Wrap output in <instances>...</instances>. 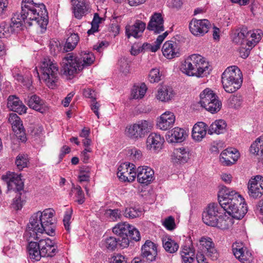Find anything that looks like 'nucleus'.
<instances>
[{"label": "nucleus", "mask_w": 263, "mask_h": 263, "mask_svg": "<svg viewBox=\"0 0 263 263\" xmlns=\"http://www.w3.org/2000/svg\"><path fill=\"white\" fill-rule=\"evenodd\" d=\"M219 204L212 203L202 213L203 222L214 227L221 214L225 211L238 219L242 218L248 211L245 199L238 193L226 187L221 189L218 194Z\"/></svg>", "instance_id": "1"}, {"label": "nucleus", "mask_w": 263, "mask_h": 263, "mask_svg": "<svg viewBox=\"0 0 263 263\" xmlns=\"http://www.w3.org/2000/svg\"><path fill=\"white\" fill-rule=\"evenodd\" d=\"M21 12L15 13L11 18L17 30H21L25 20L34 21L42 28H46L48 23V13L43 4H36L33 0H23Z\"/></svg>", "instance_id": "2"}, {"label": "nucleus", "mask_w": 263, "mask_h": 263, "mask_svg": "<svg viewBox=\"0 0 263 263\" xmlns=\"http://www.w3.org/2000/svg\"><path fill=\"white\" fill-rule=\"evenodd\" d=\"M54 211L47 209L43 212L38 211L30 218L27 224L26 235L29 238L37 240L41 234L45 233L48 235L55 234V224L53 216Z\"/></svg>", "instance_id": "3"}, {"label": "nucleus", "mask_w": 263, "mask_h": 263, "mask_svg": "<svg viewBox=\"0 0 263 263\" xmlns=\"http://www.w3.org/2000/svg\"><path fill=\"white\" fill-rule=\"evenodd\" d=\"M180 70L189 77L202 78L209 73V62L200 54H193L188 57L181 64Z\"/></svg>", "instance_id": "4"}, {"label": "nucleus", "mask_w": 263, "mask_h": 263, "mask_svg": "<svg viewBox=\"0 0 263 263\" xmlns=\"http://www.w3.org/2000/svg\"><path fill=\"white\" fill-rule=\"evenodd\" d=\"M223 88L228 93H233L240 88L242 76L240 70L236 66L228 67L221 76Z\"/></svg>", "instance_id": "5"}, {"label": "nucleus", "mask_w": 263, "mask_h": 263, "mask_svg": "<svg viewBox=\"0 0 263 263\" xmlns=\"http://www.w3.org/2000/svg\"><path fill=\"white\" fill-rule=\"evenodd\" d=\"M262 33L260 30H248L246 27L239 28L234 31L232 35L234 43L239 45H246L252 48L261 40Z\"/></svg>", "instance_id": "6"}, {"label": "nucleus", "mask_w": 263, "mask_h": 263, "mask_svg": "<svg viewBox=\"0 0 263 263\" xmlns=\"http://www.w3.org/2000/svg\"><path fill=\"white\" fill-rule=\"evenodd\" d=\"M42 79L47 85L53 88L58 80L59 68L56 63H54L48 58H44L40 66Z\"/></svg>", "instance_id": "7"}, {"label": "nucleus", "mask_w": 263, "mask_h": 263, "mask_svg": "<svg viewBox=\"0 0 263 263\" xmlns=\"http://www.w3.org/2000/svg\"><path fill=\"white\" fill-rule=\"evenodd\" d=\"M81 61L73 56L72 53L66 54L61 62V73L67 80L73 79L82 69Z\"/></svg>", "instance_id": "8"}, {"label": "nucleus", "mask_w": 263, "mask_h": 263, "mask_svg": "<svg viewBox=\"0 0 263 263\" xmlns=\"http://www.w3.org/2000/svg\"><path fill=\"white\" fill-rule=\"evenodd\" d=\"M153 128L152 122L148 120H142L127 126V136L134 141L143 139Z\"/></svg>", "instance_id": "9"}, {"label": "nucleus", "mask_w": 263, "mask_h": 263, "mask_svg": "<svg viewBox=\"0 0 263 263\" xmlns=\"http://www.w3.org/2000/svg\"><path fill=\"white\" fill-rule=\"evenodd\" d=\"M21 174L18 175L14 172H8L2 176L3 180L6 182L8 190H13L18 192L23 190L24 182L21 179Z\"/></svg>", "instance_id": "10"}, {"label": "nucleus", "mask_w": 263, "mask_h": 263, "mask_svg": "<svg viewBox=\"0 0 263 263\" xmlns=\"http://www.w3.org/2000/svg\"><path fill=\"white\" fill-rule=\"evenodd\" d=\"M211 24L206 19L197 20L193 18L189 23L190 32L195 36H201L207 33Z\"/></svg>", "instance_id": "11"}, {"label": "nucleus", "mask_w": 263, "mask_h": 263, "mask_svg": "<svg viewBox=\"0 0 263 263\" xmlns=\"http://www.w3.org/2000/svg\"><path fill=\"white\" fill-rule=\"evenodd\" d=\"M131 226L126 222L119 223L112 228V232L116 235L119 236V246L122 248H125L128 246L129 240L128 238Z\"/></svg>", "instance_id": "12"}, {"label": "nucleus", "mask_w": 263, "mask_h": 263, "mask_svg": "<svg viewBox=\"0 0 263 263\" xmlns=\"http://www.w3.org/2000/svg\"><path fill=\"white\" fill-rule=\"evenodd\" d=\"M135 165L129 162L121 164L118 168L117 175L123 181L132 182L136 177Z\"/></svg>", "instance_id": "13"}, {"label": "nucleus", "mask_w": 263, "mask_h": 263, "mask_svg": "<svg viewBox=\"0 0 263 263\" xmlns=\"http://www.w3.org/2000/svg\"><path fill=\"white\" fill-rule=\"evenodd\" d=\"M248 194L253 198L260 197L263 195V177L257 175L251 178L248 184Z\"/></svg>", "instance_id": "14"}, {"label": "nucleus", "mask_w": 263, "mask_h": 263, "mask_svg": "<svg viewBox=\"0 0 263 263\" xmlns=\"http://www.w3.org/2000/svg\"><path fill=\"white\" fill-rule=\"evenodd\" d=\"M8 122L11 124L16 138L22 142H25L27 140L26 135L20 117L15 113H11L9 115Z\"/></svg>", "instance_id": "15"}, {"label": "nucleus", "mask_w": 263, "mask_h": 263, "mask_svg": "<svg viewBox=\"0 0 263 263\" xmlns=\"http://www.w3.org/2000/svg\"><path fill=\"white\" fill-rule=\"evenodd\" d=\"M232 248L234 256L241 262L250 263L252 260V253L242 243L233 244Z\"/></svg>", "instance_id": "16"}, {"label": "nucleus", "mask_w": 263, "mask_h": 263, "mask_svg": "<svg viewBox=\"0 0 263 263\" xmlns=\"http://www.w3.org/2000/svg\"><path fill=\"white\" fill-rule=\"evenodd\" d=\"M147 29L158 34L164 31V20L160 13H155L151 17Z\"/></svg>", "instance_id": "17"}, {"label": "nucleus", "mask_w": 263, "mask_h": 263, "mask_svg": "<svg viewBox=\"0 0 263 263\" xmlns=\"http://www.w3.org/2000/svg\"><path fill=\"white\" fill-rule=\"evenodd\" d=\"M42 257H52L57 252V247L53 241L47 238L39 240Z\"/></svg>", "instance_id": "18"}, {"label": "nucleus", "mask_w": 263, "mask_h": 263, "mask_svg": "<svg viewBox=\"0 0 263 263\" xmlns=\"http://www.w3.org/2000/svg\"><path fill=\"white\" fill-rule=\"evenodd\" d=\"M175 119L173 112L165 111L158 119L157 126L162 130H167L173 126Z\"/></svg>", "instance_id": "19"}, {"label": "nucleus", "mask_w": 263, "mask_h": 263, "mask_svg": "<svg viewBox=\"0 0 263 263\" xmlns=\"http://www.w3.org/2000/svg\"><path fill=\"white\" fill-rule=\"evenodd\" d=\"M146 27V24L142 21L137 20L132 25L126 26L125 32L128 38L133 36L138 38L141 36Z\"/></svg>", "instance_id": "20"}, {"label": "nucleus", "mask_w": 263, "mask_h": 263, "mask_svg": "<svg viewBox=\"0 0 263 263\" xmlns=\"http://www.w3.org/2000/svg\"><path fill=\"white\" fill-rule=\"evenodd\" d=\"M141 254L148 261L155 260L157 255L156 245L150 240H146L141 248Z\"/></svg>", "instance_id": "21"}, {"label": "nucleus", "mask_w": 263, "mask_h": 263, "mask_svg": "<svg viewBox=\"0 0 263 263\" xmlns=\"http://www.w3.org/2000/svg\"><path fill=\"white\" fill-rule=\"evenodd\" d=\"M154 172L147 166L139 167L136 172L138 181L142 184H149L154 179Z\"/></svg>", "instance_id": "22"}, {"label": "nucleus", "mask_w": 263, "mask_h": 263, "mask_svg": "<svg viewBox=\"0 0 263 263\" xmlns=\"http://www.w3.org/2000/svg\"><path fill=\"white\" fill-rule=\"evenodd\" d=\"M7 101V106L10 110L16 112L20 115L26 112L27 107L16 96H10Z\"/></svg>", "instance_id": "23"}, {"label": "nucleus", "mask_w": 263, "mask_h": 263, "mask_svg": "<svg viewBox=\"0 0 263 263\" xmlns=\"http://www.w3.org/2000/svg\"><path fill=\"white\" fill-rule=\"evenodd\" d=\"M164 140L159 134L152 133L146 140V146L149 150L159 151L162 147Z\"/></svg>", "instance_id": "24"}, {"label": "nucleus", "mask_w": 263, "mask_h": 263, "mask_svg": "<svg viewBox=\"0 0 263 263\" xmlns=\"http://www.w3.org/2000/svg\"><path fill=\"white\" fill-rule=\"evenodd\" d=\"M162 51L164 57L168 59H172L179 57V52L176 42L168 41L163 44Z\"/></svg>", "instance_id": "25"}, {"label": "nucleus", "mask_w": 263, "mask_h": 263, "mask_svg": "<svg viewBox=\"0 0 263 263\" xmlns=\"http://www.w3.org/2000/svg\"><path fill=\"white\" fill-rule=\"evenodd\" d=\"M155 96L157 100L167 102L173 98L174 93L172 88L167 85H162L158 88Z\"/></svg>", "instance_id": "26"}, {"label": "nucleus", "mask_w": 263, "mask_h": 263, "mask_svg": "<svg viewBox=\"0 0 263 263\" xmlns=\"http://www.w3.org/2000/svg\"><path fill=\"white\" fill-rule=\"evenodd\" d=\"M171 159L175 164L185 163L189 159V153L184 147L176 148L171 155Z\"/></svg>", "instance_id": "27"}, {"label": "nucleus", "mask_w": 263, "mask_h": 263, "mask_svg": "<svg viewBox=\"0 0 263 263\" xmlns=\"http://www.w3.org/2000/svg\"><path fill=\"white\" fill-rule=\"evenodd\" d=\"M228 215L221 214L217 221V223L214 227H217L221 230H226L232 227L234 223V219L238 220L239 219L234 217V215L229 213H227Z\"/></svg>", "instance_id": "28"}, {"label": "nucleus", "mask_w": 263, "mask_h": 263, "mask_svg": "<svg viewBox=\"0 0 263 263\" xmlns=\"http://www.w3.org/2000/svg\"><path fill=\"white\" fill-rule=\"evenodd\" d=\"M26 102L30 108L41 113L43 114L46 110L44 101L35 95L29 96Z\"/></svg>", "instance_id": "29"}, {"label": "nucleus", "mask_w": 263, "mask_h": 263, "mask_svg": "<svg viewBox=\"0 0 263 263\" xmlns=\"http://www.w3.org/2000/svg\"><path fill=\"white\" fill-rule=\"evenodd\" d=\"M169 133L167 140L170 143L181 142L185 140L187 136L184 129L178 127L172 129Z\"/></svg>", "instance_id": "30"}, {"label": "nucleus", "mask_w": 263, "mask_h": 263, "mask_svg": "<svg viewBox=\"0 0 263 263\" xmlns=\"http://www.w3.org/2000/svg\"><path fill=\"white\" fill-rule=\"evenodd\" d=\"M90 134V129L88 127H83V146L86 147L83 149V162H87L90 158V154L91 152V148L90 147L91 140L88 138Z\"/></svg>", "instance_id": "31"}, {"label": "nucleus", "mask_w": 263, "mask_h": 263, "mask_svg": "<svg viewBox=\"0 0 263 263\" xmlns=\"http://www.w3.org/2000/svg\"><path fill=\"white\" fill-rule=\"evenodd\" d=\"M27 251L29 258L34 261H39L42 257L41 251L39 247V242L31 241L27 246Z\"/></svg>", "instance_id": "32"}, {"label": "nucleus", "mask_w": 263, "mask_h": 263, "mask_svg": "<svg viewBox=\"0 0 263 263\" xmlns=\"http://www.w3.org/2000/svg\"><path fill=\"white\" fill-rule=\"evenodd\" d=\"M206 134V126L203 122H199L194 126L192 136L195 141H201Z\"/></svg>", "instance_id": "33"}, {"label": "nucleus", "mask_w": 263, "mask_h": 263, "mask_svg": "<svg viewBox=\"0 0 263 263\" xmlns=\"http://www.w3.org/2000/svg\"><path fill=\"white\" fill-rule=\"evenodd\" d=\"M218 100L217 96L209 88L205 89L200 95V103L201 106L204 105L208 106V104L213 102V101Z\"/></svg>", "instance_id": "34"}, {"label": "nucleus", "mask_w": 263, "mask_h": 263, "mask_svg": "<svg viewBox=\"0 0 263 263\" xmlns=\"http://www.w3.org/2000/svg\"><path fill=\"white\" fill-rule=\"evenodd\" d=\"M11 24H8L5 22L0 23V38L8 37L12 32L20 30H17L16 25L14 24V21L11 20Z\"/></svg>", "instance_id": "35"}, {"label": "nucleus", "mask_w": 263, "mask_h": 263, "mask_svg": "<svg viewBox=\"0 0 263 263\" xmlns=\"http://www.w3.org/2000/svg\"><path fill=\"white\" fill-rule=\"evenodd\" d=\"M250 152L263 158V136L257 138L251 144Z\"/></svg>", "instance_id": "36"}, {"label": "nucleus", "mask_w": 263, "mask_h": 263, "mask_svg": "<svg viewBox=\"0 0 263 263\" xmlns=\"http://www.w3.org/2000/svg\"><path fill=\"white\" fill-rule=\"evenodd\" d=\"M226 127V122L223 120H216L210 125L208 133L212 135L214 133L217 134H222L225 130Z\"/></svg>", "instance_id": "37"}, {"label": "nucleus", "mask_w": 263, "mask_h": 263, "mask_svg": "<svg viewBox=\"0 0 263 263\" xmlns=\"http://www.w3.org/2000/svg\"><path fill=\"white\" fill-rule=\"evenodd\" d=\"M162 244L165 250L170 253H174L179 249V245L170 237H163L162 238Z\"/></svg>", "instance_id": "38"}, {"label": "nucleus", "mask_w": 263, "mask_h": 263, "mask_svg": "<svg viewBox=\"0 0 263 263\" xmlns=\"http://www.w3.org/2000/svg\"><path fill=\"white\" fill-rule=\"evenodd\" d=\"M79 41V37L77 33H72L66 40L64 50L66 52L72 51L77 45Z\"/></svg>", "instance_id": "39"}, {"label": "nucleus", "mask_w": 263, "mask_h": 263, "mask_svg": "<svg viewBox=\"0 0 263 263\" xmlns=\"http://www.w3.org/2000/svg\"><path fill=\"white\" fill-rule=\"evenodd\" d=\"M72 10L76 18L82 17V0H71Z\"/></svg>", "instance_id": "40"}, {"label": "nucleus", "mask_w": 263, "mask_h": 263, "mask_svg": "<svg viewBox=\"0 0 263 263\" xmlns=\"http://www.w3.org/2000/svg\"><path fill=\"white\" fill-rule=\"evenodd\" d=\"M102 245L109 250H114L118 245L119 246V238L108 237L102 241Z\"/></svg>", "instance_id": "41"}, {"label": "nucleus", "mask_w": 263, "mask_h": 263, "mask_svg": "<svg viewBox=\"0 0 263 263\" xmlns=\"http://www.w3.org/2000/svg\"><path fill=\"white\" fill-rule=\"evenodd\" d=\"M146 90L147 87L146 85L144 84H142L140 87H135L133 89L132 96L133 99H141L145 95Z\"/></svg>", "instance_id": "42"}, {"label": "nucleus", "mask_w": 263, "mask_h": 263, "mask_svg": "<svg viewBox=\"0 0 263 263\" xmlns=\"http://www.w3.org/2000/svg\"><path fill=\"white\" fill-rule=\"evenodd\" d=\"M231 152L228 151V149L224 150L220 155V161L222 164L224 165H231L233 164L232 162Z\"/></svg>", "instance_id": "43"}, {"label": "nucleus", "mask_w": 263, "mask_h": 263, "mask_svg": "<svg viewBox=\"0 0 263 263\" xmlns=\"http://www.w3.org/2000/svg\"><path fill=\"white\" fill-rule=\"evenodd\" d=\"M202 107L211 113L214 114L220 110L221 107V103L219 100L213 101V102L208 104V106L204 105Z\"/></svg>", "instance_id": "44"}, {"label": "nucleus", "mask_w": 263, "mask_h": 263, "mask_svg": "<svg viewBox=\"0 0 263 263\" xmlns=\"http://www.w3.org/2000/svg\"><path fill=\"white\" fill-rule=\"evenodd\" d=\"M150 44L144 43L142 46L139 44H134L131 48L130 53L133 55H137L143 51L149 50Z\"/></svg>", "instance_id": "45"}, {"label": "nucleus", "mask_w": 263, "mask_h": 263, "mask_svg": "<svg viewBox=\"0 0 263 263\" xmlns=\"http://www.w3.org/2000/svg\"><path fill=\"white\" fill-rule=\"evenodd\" d=\"M242 98L240 95L231 96L228 101L229 105L232 108H238L242 103Z\"/></svg>", "instance_id": "46"}, {"label": "nucleus", "mask_w": 263, "mask_h": 263, "mask_svg": "<svg viewBox=\"0 0 263 263\" xmlns=\"http://www.w3.org/2000/svg\"><path fill=\"white\" fill-rule=\"evenodd\" d=\"M105 215L110 220L117 221L121 217V213L118 209H108L105 212Z\"/></svg>", "instance_id": "47"}, {"label": "nucleus", "mask_w": 263, "mask_h": 263, "mask_svg": "<svg viewBox=\"0 0 263 263\" xmlns=\"http://www.w3.org/2000/svg\"><path fill=\"white\" fill-rule=\"evenodd\" d=\"M28 162L27 156L25 155H19L17 156L15 160V164L17 168L22 170L27 167Z\"/></svg>", "instance_id": "48"}, {"label": "nucleus", "mask_w": 263, "mask_h": 263, "mask_svg": "<svg viewBox=\"0 0 263 263\" xmlns=\"http://www.w3.org/2000/svg\"><path fill=\"white\" fill-rule=\"evenodd\" d=\"M167 35L168 33L167 31L164 32L162 34L159 35L156 41L155 42L154 44H150L151 47H149V50L152 52H156L160 48V45Z\"/></svg>", "instance_id": "49"}, {"label": "nucleus", "mask_w": 263, "mask_h": 263, "mask_svg": "<svg viewBox=\"0 0 263 263\" xmlns=\"http://www.w3.org/2000/svg\"><path fill=\"white\" fill-rule=\"evenodd\" d=\"M102 18L99 17L98 13H95L93 20L91 22V28L88 30L87 33L90 35L98 31L99 24L100 23Z\"/></svg>", "instance_id": "50"}, {"label": "nucleus", "mask_w": 263, "mask_h": 263, "mask_svg": "<svg viewBox=\"0 0 263 263\" xmlns=\"http://www.w3.org/2000/svg\"><path fill=\"white\" fill-rule=\"evenodd\" d=\"M199 243L200 245L203 247L204 252L214 247V243L212 241V239L209 237H201Z\"/></svg>", "instance_id": "51"}, {"label": "nucleus", "mask_w": 263, "mask_h": 263, "mask_svg": "<svg viewBox=\"0 0 263 263\" xmlns=\"http://www.w3.org/2000/svg\"><path fill=\"white\" fill-rule=\"evenodd\" d=\"M161 74L159 68H155L151 70L149 73V80L151 83L158 82L160 81Z\"/></svg>", "instance_id": "52"}, {"label": "nucleus", "mask_w": 263, "mask_h": 263, "mask_svg": "<svg viewBox=\"0 0 263 263\" xmlns=\"http://www.w3.org/2000/svg\"><path fill=\"white\" fill-rule=\"evenodd\" d=\"M95 60L94 54L92 52H85L83 53V68L93 63Z\"/></svg>", "instance_id": "53"}, {"label": "nucleus", "mask_w": 263, "mask_h": 263, "mask_svg": "<svg viewBox=\"0 0 263 263\" xmlns=\"http://www.w3.org/2000/svg\"><path fill=\"white\" fill-rule=\"evenodd\" d=\"M141 211L135 208H128L125 210L124 215L126 217L134 218L139 216Z\"/></svg>", "instance_id": "54"}, {"label": "nucleus", "mask_w": 263, "mask_h": 263, "mask_svg": "<svg viewBox=\"0 0 263 263\" xmlns=\"http://www.w3.org/2000/svg\"><path fill=\"white\" fill-rule=\"evenodd\" d=\"M73 193L75 194L76 197L77 198L76 200V201L80 204H82V200L81 198L82 190L81 186L80 185H77L76 186L74 184L72 183V187L70 195H71Z\"/></svg>", "instance_id": "55"}, {"label": "nucleus", "mask_w": 263, "mask_h": 263, "mask_svg": "<svg viewBox=\"0 0 263 263\" xmlns=\"http://www.w3.org/2000/svg\"><path fill=\"white\" fill-rule=\"evenodd\" d=\"M163 225L168 230H174L176 227L174 218L171 216L167 217L163 222Z\"/></svg>", "instance_id": "56"}, {"label": "nucleus", "mask_w": 263, "mask_h": 263, "mask_svg": "<svg viewBox=\"0 0 263 263\" xmlns=\"http://www.w3.org/2000/svg\"><path fill=\"white\" fill-rule=\"evenodd\" d=\"M120 71L124 74H127L129 71V66L127 61L125 59H121L119 62Z\"/></svg>", "instance_id": "57"}, {"label": "nucleus", "mask_w": 263, "mask_h": 263, "mask_svg": "<svg viewBox=\"0 0 263 263\" xmlns=\"http://www.w3.org/2000/svg\"><path fill=\"white\" fill-rule=\"evenodd\" d=\"M129 232L128 233V238H130V239L135 240L138 241L140 239V235L139 231L135 228L133 226H131V228H130Z\"/></svg>", "instance_id": "58"}, {"label": "nucleus", "mask_w": 263, "mask_h": 263, "mask_svg": "<svg viewBox=\"0 0 263 263\" xmlns=\"http://www.w3.org/2000/svg\"><path fill=\"white\" fill-rule=\"evenodd\" d=\"M50 49L51 53L56 55L60 51L62 47L59 42L52 41L50 43Z\"/></svg>", "instance_id": "59"}, {"label": "nucleus", "mask_w": 263, "mask_h": 263, "mask_svg": "<svg viewBox=\"0 0 263 263\" xmlns=\"http://www.w3.org/2000/svg\"><path fill=\"white\" fill-rule=\"evenodd\" d=\"M128 154L132 159L135 160H139L142 156L141 151L136 148L129 149L128 151Z\"/></svg>", "instance_id": "60"}, {"label": "nucleus", "mask_w": 263, "mask_h": 263, "mask_svg": "<svg viewBox=\"0 0 263 263\" xmlns=\"http://www.w3.org/2000/svg\"><path fill=\"white\" fill-rule=\"evenodd\" d=\"M72 213V210L70 209L69 211H67L64 215L63 218V223L65 229L69 232L70 230V220L71 219V214Z\"/></svg>", "instance_id": "61"}, {"label": "nucleus", "mask_w": 263, "mask_h": 263, "mask_svg": "<svg viewBox=\"0 0 263 263\" xmlns=\"http://www.w3.org/2000/svg\"><path fill=\"white\" fill-rule=\"evenodd\" d=\"M204 253H206V255L210 257L211 259L213 260H217L219 257V254L215 247H213L212 248H210V249L206 251Z\"/></svg>", "instance_id": "62"}, {"label": "nucleus", "mask_w": 263, "mask_h": 263, "mask_svg": "<svg viewBox=\"0 0 263 263\" xmlns=\"http://www.w3.org/2000/svg\"><path fill=\"white\" fill-rule=\"evenodd\" d=\"M21 193H18L13 199L12 205L14 209L18 210L22 208V201L21 199Z\"/></svg>", "instance_id": "63"}, {"label": "nucleus", "mask_w": 263, "mask_h": 263, "mask_svg": "<svg viewBox=\"0 0 263 263\" xmlns=\"http://www.w3.org/2000/svg\"><path fill=\"white\" fill-rule=\"evenodd\" d=\"M110 263H126V260L123 255L117 254L112 256Z\"/></svg>", "instance_id": "64"}]
</instances>
